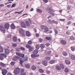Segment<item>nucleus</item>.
I'll use <instances>...</instances> for the list:
<instances>
[{
    "instance_id": "obj_16",
    "label": "nucleus",
    "mask_w": 75,
    "mask_h": 75,
    "mask_svg": "<svg viewBox=\"0 0 75 75\" xmlns=\"http://www.w3.org/2000/svg\"><path fill=\"white\" fill-rule=\"evenodd\" d=\"M25 23L26 24V25L28 27H30V24L28 21H26L25 22Z\"/></svg>"
},
{
    "instance_id": "obj_54",
    "label": "nucleus",
    "mask_w": 75,
    "mask_h": 75,
    "mask_svg": "<svg viewBox=\"0 0 75 75\" xmlns=\"http://www.w3.org/2000/svg\"><path fill=\"white\" fill-rule=\"evenodd\" d=\"M3 57L1 56H0V59L1 60H3Z\"/></svg>"
},
{
    "instance_id": "obj_50",
    "label": "nucleus",
    "mask_w": 75,
    "mask_h": 75,
    "mask_svg": "<svg viewBox=\"0 0 75 75\" xmlns=\"http://www.w3.org/2000/svg\"><path fill=\"white\" fill-rule=\"evenodd\" d=\"M17 44H15V43H13L12 44V46L13 47H17Z\"/></svg>"
},
{
    "instance_id": "obj_15",
    "label": "nucleus",
    "mask_w": 75,
    "mask_h": 75,
    "mask_svg": "<svg viewBox=\"0 0 75 75\" xmlns=\"http://www.w3.org/2000/svg\"><path fill=\"white\" fill-rule=\"evenodd\" d=\"M38 50L37 49H35L33 52V53L34 55H36L38 54Z\"/></svg>"
},
{
    "instance_id": "obj_47",
    "label": "nucleus",
    "mask_w": 75,
    "mask_h": 75,
    "mask_svg": "<svg viewBox=\"0 0 75 75\" xmlns=\"http://www.w3.org/2000/svg\"><path fill=\"white\" fill-rule=\"evenodd\" d=\"M11 65H14L15 64V62H12L11 63Z\"/></svg>"
},
{
    "instance_id": "obj_28",
    "label": "nucleus",
    "mask_w": 75,
    "mask_h": 75,
    "mask_svg": "<svg viewBox=\"0 0 75 75\" xmlns=\"http://www.w3.org/2000/svg\"><path fill=\"white\" fill-rule=\"evenodd\" d=\"M71 59H72L73 60H75V56L74 55H72L71 56Z\"/></svg>"
},
{
    "instance_id": "obj_34",
    "label": "nucleus",
    "mask_w": 75,
    "mask_h": 75,
    "mask_svg": "<svg viewBox=\"0 0 75 75\" xmlns=\"http://www.w3.org/2000/svg\"><path fill=\"white\" fill-rule=\"evenodd\" d=\"M35 47L36 49L37 50H39V48H40V45H37L35 46Z\"/></svg>"
},
{
    "instance_id": "obj_58",
    "label": "nucleus",
    "mask_w": 75,
    "mask_h": 75,
    "mask_svg": "<svg viewBox=\"0 0 75 75\" xmlns=\"http://www.w3.org/2000/svg\"><path fill=\"white\" fill-rule=\"evenodd\" d=\"M43 41V40H42V39L41 38H40L39 39V41L40 42H42Z\"/></svg>"
},
{
    "instance_id": "obj_46",
    "label": "nucleus",
    "mask_w": 75,
    "mask_h": 75,
    "mask_svg": "<svg viewBox=\"0 0 75 75\" xmlns=\"http://www.w3.org/2000/svg\"><path fill=\"white\" fill-rule=\"evenodd\" d=\"M50 45H51V44H50L49 43H46L45 44V45H46V46L47 47H49Z\"/></svg>"
},
{
    "instance_id": "obj_64",
    "label": "nucleus",
    "mask_w": 75,
    "mask_h": 75,
    "mask_svg": "<svg viewBox=\"0 0 75 75\" xmlns=\"http://www.w3.org/2000/svg\"><path fill=\"white\" fill-rule=\"evenodd\" d=\"M7 7H8V8H10L11 7V5H7Z\"/></svg>"
},
{
    "instance_id": "obj_19",
    "label": "nucleus",
    "mask_w": 75,
    "mask_h": 75,
    "mask_svg": "<svg viewBox=\"0 0 75 75\" xmlns=\"http://www.w3.org/2000/svg\"><path fill=\"white\" fill-rule=\"evenodd\" d=\"M17 58H18V56H16L13 58V61H16V60H17Z\"/></svg>"
},
{
    "instance_id": "obj_14",
    "label": "nucleus",
    "mask_w": 75,
    "mask_h": 75,
    "mask_svg": "<svg viewBox=\"0 0 75 75\" xmlns=\"http://www.w3.org/2000/svg\"><path fill=\"white\" fill-rule=\"evenodd\" d=\"M11 28L13 29V30H14V29L16 28V26H15V25H14V24L13 23H12L11 25Z\"/></svg>"
},
{
    "instance_id": "obj_51",
    "label": "nucleus",
    "mask_w": 75,
    "mask_h": 75,
    "mask_svg": "<svg viewBox=\"0 0 75 75\" xmlns=\"http://www.w3.org/2000/svg\"><path fill=\"white\" fill-rule=\"evenodd\" d=\"M16 4H13L11 6V7H14L16 6Z\"/></svg>"
},
{
    "instance_id": "obj_42",
    "label": "nucleus",
    "mask_w": 75,
    "mask_h": 75,
    "mask_svg": "<svg viewBox=\"0 0 75 75\" xmlns=\"http://www.w3.org/2000/svg\"><path fill=\"white\" fill-rule=\"evenodd\" d=\"M45 59H47V60H50L51 59L50 57H46Z\"/></svg>"
},
{
    "instance_id": "obj_32",
    "label": "nucleus",
    "mask_w": 75,
    "mask_h": 75,
    "mask_svg": "<svg viewBox=\"0 0 75 75\" xmlns=\"http://www.w3.org/2000/svg\"><path fill=\"white\" fill-rule=\"evenodd\" d=\"M40 47L42 49H43L45 48V46L43 44H41L40 45Z\"/></svg>"
},
{
    "instance_id": "obj_27",
    "label": "nucleus",
    "mask_w": 75,
    "mask_h": 75,
    "mask_svg": "<svg viewBox=\"0 0 75 75\" xmlns=\"http://www.w3.org/2000/svg\"><path fill=\"white\" fill-rule=\"evenodd\" d=\"M46 40L48 41H51V38L50 37L48 38L46 37Z\"/></svg>"
},
{
    "instance_id": "obj_29",
    "label": "nucleus",
    "mask_w": 75,
    "mask_h": 75,
    "mask_svg": "<svg viewBox=\"0 0 75 75\" xmlns=\"http://www.w3.org/2000/svg\"><path fill=\"white\" fill-rule=\"evenodd\" d=\"M26 68H30V65L28 64H26L25 65Z\"/></svg>"
},
{
    "instance_id": "obj_45",
    "label": "nucleus",
    "mask_w": 75,
    "mask_h": 75,
    "mask_svg": "<svg viewBox=\"0 0 75 75\" xmlns=\"http://www.w3.org/2000/svg\"><path fill=\"white\" fill-rule=\"evenodd\" d=\"M59 20L60 21H65V19H59Z\"/></svg>"
},
{
    "instance_id": "obj_38",
    "label": "nucleus",
    "mask_w": 75,
    "mask_h": 75,
    "mask_svg": "<svg viewBox=\"0 0 75 75\" xmlns=\"http://www.w3.org/2000/svg\"><path fill=\"white\" fill-rule=\"evenodd\" d=\"M31 47V46H30V45H29V44H27L26 45V48H28V49L30 48Z\"/></svg>"
},
{
    "instance_id": "obj_48",
    "label": "nucleus",
    "mask_w": 75,
    "mask_h": 75,
    "mask_svg": "<svg viewBox=\"0 0 75 75\" xmlns=\"http://www.w3.org/2000/svg\"><path fill=\"white\" fill-rule=\"evenodd\" d=\"M31 57L32 58H34L35 57V55L33 54H31Z\"/></svg>"
},
{
    "instance_id": "obj_49",
    "label": "nucleus",
    "mask_w": 75,
    "mask_h": 75,
    "mask_svg": "<svg viewBox=\"0 0 75 75\" xmlns=\"http://www.w3.org/2000/svg\"><path fill=\"white\" fill-rule=\"evenodd\" d=\"M74 38L73 37H71L70 38V39L71 40H74Z\"/></svg>"
},
{
    "instance_id": "obj_23",
    "label": "nucleus",
    "mask_w": 75,
    "mask_h": 75,
    "mask_svg": "<svg viewBox=\"0 0 75 75\" xmlns=\"http://www.w3.org/2000/svg\"><path fill=\"white\" fill-rule=\"evenodd\" d=\"M31 68L32 70H35V69H36V67L35 66L33 65L32 66Z\"/></svg>"
},
{
    "instance_id": "obj_57",
    "label": "nucleus",
    "mask_w": 75,
    "mask_h": 75,
    "mask_svg": "<svg viewBox=\"0 0 75 75\" xmlns=\"http://www.w3.org/2000/svg\"><path fill=\"white\" fill-rule=\"evenodd\" d=\"M20 75H26V73L24 72L21 73Z\"/></svg>"
},
{
    "instance_id": "obj_24",
    "label": "nucleus",
    "mask_w": 75,
    "mask_h": 75,
    "mask_svg": "<svg viewBox=\"0 0 75 75\" xmlns=\"http://www.w3.org/2000/svg\"><path fill=\"white\" fill-rule=\"evenodd\" d=\"M60 67L62 68V69H64V64H59Z\"/></svg>"
},
{
    "instance_id": "obj_53",
    "label": "nucleus",
    "mask_w": 75,
    "mask_h": 75,
    "mask_svg": "<svg viewBox=\"0 0 75 75\" xmlns=\"http://www.w3.org/2000/svg\"><path fill=\"white\" fill-rule=\"evenodd\" d=\"M55 21L54 20H52L51 22V24H53V23L54 24Z\"/></svg>"
},
{
    "instance_id": "obj_59",
    "label": "nucleus",
    "mask_w": 75,
    "mask_h": 75,
    "mask_svg": "<svg viewBox=\"0 0 75 75\" xmlns=\"http://www.w3.org/2000/svg\"><path fill=\"white\" fill-rule=\"evenodd\" d=\"M39 35V34L38 33H36V37H39V35Z\"/></svg>"
},
{
    "instance_id": "obj_63",
    "label": "nucleus",
    "mask_w": 75,
    "mask_h": 75,
    "mask_svg": "<svg viewBox=\"0 0 75 75\" xmlns=\"http://www.w3.org/2000/svg\"><path fill=\"white\" fill-rule=\"evenodd\" d=\"M67 10H70L71 9V7L69 6H67Z\"/></svg>"
},
{
    "instance_id": "obj_2",
    "label": "nucleus",
    "mask_w": 75,
    "mask_h": 75,
    "mask_svg": "<svg viewBox=\"0 0 75 75\" xmlns=\"http://www.w3.org/2000/svg\"><path fill=\"white\" fill-rule=\"evenodd\" d=\"M20 72V69L18 67L16 68L14 70L13 73L16 75H18Z\"/></svg>"
},
{
    "instance_id": "obj_40",
    "label": "nucleus",
    "mask_w": 75,
    "mask_h": 75,
    "mask_svg": "<svg viewBox=\"0 0 75 75\" xmlns=\"http://www.w3.org/2000/svg\"><path fill=\"white\" fill-rule=\"evenodd\" d=\"M71 23L72 22H71V21H69L67 23V24L68 25H69L71 24Z\"/></svg>"
},
{
    "instance_id": "obj_5",
    "label": "nucleus",
    "mask_w": 75,
    "mask_h": 75,
    "mask_svg": "<svg viewBox=\"0 0 75 75\" xmlns=\"http://www.w3.org/2000/svg\"><path fill=\"white\" fill-rule=\"evenodd\" d=\"M21 25L22 28H27V26L24 22H21Z\"/></svg>"
},
{
    "instance_id": "obj_62",
    "label": "nucleus",
    "mask_w": 75,
    "mask_h": 75,
    "mask_svg": "<svg viewBox=\"0 0 75 75\" xmlns=\"http://www.w3.org/2000/svg\"><path fill=\"white\" fill-rule=\"evenodd\" d=\"M46 72L47 74H50L51 72L48 70H47L46 71Z\"/></svg>"
},
{
    "instance_id": "obj_31",
    "label": "nucleus",
    "mask_w": 75,
    "mask_h": 75,
    "mask_svg": "<svg viewBox=\"0 0 75 75\" xmlns=\"http://www.w3.org/2000/svg\"><path fill=\"white\" fill-rule=\"evenodd\" d=\"M71 51H74L75 50V47L72 46L71 47Z\"/></svg>"
},
{
    "instance_id": "obj_55",
    "label": "nucleus",
    "mask_w": 75,
    "mask_h": 75,
    "mask_svg": "<svg viewBox=\"0 0 75 75\" xmlns=\"http://www.w3.org/2000/svg\"><path fill=\"white\" fill-rule=\"evenodd\" d=\"M23 61H21V60H20V64H21V65H22V64H23Z\"/></svg>"
},
{
    "instance_id": "obj_17",
    "label": "nucleus",
    "mask_w": 75,
    "mask_h": 75,
    "mask_svg": "<svg viewBox=\"0 0 75 75\" xmlns=\"http://www.w3.org/2000/svg\"><path fill=\"white\" fill-rule=\"evenodd\" d=\"M56 68L57 70H58V71H59L61 69V67L59 66H57L56 67Z\"/></svg>"
},
{
    "instance_id": "obj_26",
    "label": "nucleus",
    "mask_w": 75,
    "mask_h": 75,
    "mask_svg": "<svg viewBox=\"0 0 75 75\" xmlns=\"http://www.w3.org/2000/svg\"><path fill=\"white\" fill-rule=\"evenodd\" d=\"M55 60H52L51 61H50V64H54L55 62Z\"/></svg>"
},
{
    "instance_id": "obj_3",
    "label": "nucleus",
    "mask_w": 75,
    "mask_h": 75,
    "mask_svg": "<svg viewBox=\"0 0 75 75\" xmlns=\"http://www.w3.org/2000/svg\"><path fill=\"white\" fill-rule=\"evenodd\" d=\"M19 32L20 34H21L22 36H25V31L22 28L20 29L19 30Z\"/></svg>"
},
{
    "instance_id": "obj_35",
    "label": "nucleus",
    "mask_w": 75,
    "mask_h": 75,
    "mask_svg": "<svg viewBox=\"0 0 75 75\" xmlns=\"http://www.w3.org/2000/svg\"><path fill=\"white\" fill-rule=\"evenodd\" d=\"M32 42H33L32 41V40H30L28 42V44H29V45H31Z\"/></svg>"
},
{
    "instance_id": "obj_39",
    "label": "nucleus",
    "mask_w": 75,
    "mask_h": 75,
    "mask_svg": "<svg viewBox=\"0 0 75 75\" xmlns=\"http://www.w3.org/2000/svg\"><path fill=\"white\" fill-rule=\"evenodd\" d=\"M29 52H31L33 50V48L31 46L30 47L29 49Z\"/></svg>"
},
{
    "instance_id": "obj_36",
    "label": "nucleus",
    "mask_w": 75,
    "mask_h": 75,
    "mask_svg": "<svg viewBox=\"0 0 75 75\" xmlns=\"http://www.w3.org/2000/svg\"><path fill=\"white\" fill-rule=\"evenodd\" d=\"M13 40L14 41H17V37L14 36L13 38Z\"/></svg>"
},
{
    "instance_id": "obj_18",
    "label": "nucleus",
    "mask_w": 75,
    "mask_h": 75,
    "mask_svg": "<svg viewBox=\"0 0 75 75\" xmlns=\"http://www.w3.org/2000/svg\"><path fill=\"white\" fill-rule=\"evenodd\" d=\"M0 65L2 67H6L7 65L3 63H1L0 64Z\"/></svg>"
},
{
    "instance_id": "obj_1",
    "label": "nucleus",
    "mask_w": 75,
    "mask_h": 75,
    "mask_svg": "<svg viewBox=\"0 0 75 75\" xmlns=\"http://www.w3.org/2000/svg\"><path fill=\"white\" fill-rule=\"evenodd\" d=\"M42 32L45 33H47L49 31V28L46 26L42 25L41 26Z\"/></svg>"
},
{
    "instance_id": "obj_61",
    "label": "nucleus",
    "mask_w": 75,
    "mask_h": 75,
    "mask_svg": "<svg viewBox=\"0 0 75 75\" xmlns=\"http://www.w3.org/2000/svg\"><path fill=\"white\" fill-rule=\"evenodd\" d=\"M47 53L48 54H51V51L49 50L48 52Z\"/></svg>"
},
{
    "instance_id": "obj_44",
    "label": "nucleus",
    "mask_w": 75,
    "mask_h": 75,
    "mask_svg": "<svg viewBox=\"0 0 75 75\" xmlns=\"http://www.w3.org/2000/svg\"><path fill=\"white\" fill-rule=\"evenodd\" d=\"M54 32L55 33V34H54L55 35H56L57 34H58V31H57V30H55L54 31Z\"/></svg>"
},
{
    "instance_id": "obj_52",
    "label": "nucleus",
    "mask_w": 75,
    "mask_h": 75,
    "mask_svg": "<svg viewBox=\"0 0 75 75\" xmlns=\"http://www.w3.org/2000/svg\"><path fill=\"white\" fill-rule=\"evenodd\" d=\"M43 1L45 3H47L48 2V0H43Z\"/></svg>"
},
{
    "instance_id": "obj_41",
    "label": "nucleus",
    "mask_w": 75,
    "mask_h": 75,
    "mask_svg": "<svg viewBox=\"0 0 75 75\" xmlns=\"http://www.w3.org/2000/svg\"><path fill=\"white\" fill-rule=\"evenodd\" d=\"M37 11L39 12V13H42V11L41 10V9H37Z\"/></svg>"
},
{
    "instance_id": "obj_13",
    "label": "nucleus",
    "mask_w": 75,
    "mask_h": 75,
    "mask_svg": "<svg viewBox=\"0 0 75 75\" xmlns=\"http://www.w3.org/2000/svg\"><path fill=\"white\" fill-rule=\"evenodd\" d=\"M26 36H27V37H30L31 34V33H30L29 31H26Z\"/></svg>"
},
{
    "instance_id": "obj_12",
    "label": "nucleus",
    "mask_w": 75,
    "mask_h": 75,
    "mask_svg": "<svg viewBox=\"0 0 75 75\" xmlns=\"http://www.w3.org/2000/svg\"><path fill=\"white\" fill-rule=\"evenodd\" d=\"M4 27L6 29H8L10 27V25L8 23H6L4 25Z\"/></svg>"
},
{
    "instance_id": "obj_10",
    "label": "nucleus",
    "mask_w": 75,
    "mask_h": 75,
    "mask_svg": "<svg viewBox=\"0 0 75 75\" xmlns=\"http://www.w3.org/2000/svg\"><path fill=\"white\" fill-rule=\"evenodd\" d=\"M60 42L62 45H64L67 44V41L65 40H62L60 41Z\"/></svg>"
},
{
    "instance_id": "obj_37",
    "label": "nucleus",
    "mask_w": 75,
    "mask_h": 75,
    "mask_svg": "<svg viewBox=\"0 0 75 75\" xmlns=\"http://www.w3.org/2000/svg\"><path fill=\"white\" fill-rule=\"evenodd\" d=\"M49 14H50L52 16H54V15H55V14H54V13H52L51 12H49Z\"/></svg>"
},
{
    "instance_id": "obj_4",
    "label": "nucleus",
    "mask_w": 75,
    "mask_h": 75,
    "mask_svg": "<svg viewBox=\"0 0 75 75\" xmlns=\"http://www.w3.org/2000/svg\"><path fill=\"white\" fill-rule=\"evenodd\" d=\"M0 30L4 33H6V29H5V28L3 26H0Z\"/></svg>"
},
{
    "instance_id": "obj_30",
    "label": "nucleus",
    "mask_w": 75,
    "mask_h": 75,
    "mask_svg": "<svg viewBox=\"0 0 75 75\" xmlns=\"http://www.w3.org/2000/svg\"><path fill=\"white\" fill-rule=\"evenodd\" d=\"M0 55L3 56L4 57H5V58H6V57H7V56L6 55V54H4L1 53L0 54Z\"/></svg>"
},
{
    "instance_id": "obj_60",
    "label": "nucleus",
    "mask_w": 75,
    "mask_h": 75,
    "mask_svg": "<svg viewBox=\"0 0 75 75\" xmlns=\"http://www.w3.org/2000/svg\"><path fill=\"white\" fill-rule=\"evenodd\" d=\"M20 49L22 50H23V51H24V50H25V49L24 47H20Z\"/></svg>"
},
{
    "instance_id": "obj_20",
    "label": "nucleus",
    "mask_w": 75,
    "mask_h": 75,
    "mask_svg": "<svg viewBox=\"0 0 75 75\" xmlns=\"http://www.w3.org/2000/svg\"><path fill=\"white\" fill-rule=\"evenodd\" d=\"M63 55L64 57H67L68 56V53L66 52H64L63 53Z\"/></svg>"
},
{
    "instance_id": "obj_8",
    "label": "nucleus",
    "mask_w": 75,
    "mask_h": 75,
    "mask_svg": "<svg viewBox=\"0 0 75 75\" xmlns=\"http://www.w3.org/2000/svg\"><path fill=\"white\" fill-rule=\"evenodd\" d=\"M16 54L17 55H18L19 57H22V58H23V57H24V54H20L19 53L17 52L16 53Z\"/></svg>"
},
{
    "instance_id": "obj_22",
    "label": "nucleus",
    "mask_w": 75,
    "mask_h": 75,
    "mask_svg": "<svg viewBox=\"0 0 75 75\" xmlns=\"http://www.w3.org/2000/svg\"><path fill=\"white\" fill-rule=\"evenodd\" d=\"M65 63L67 64H68L69 65L71 64V62H70L68 60H65Z\"/></svg>"
},
{
    "instance_id": "obj_25",
    "label": "nucleus",
    "mask_w": 75,
    "mask_h": 75,
    "mask_svg": "<svg viewBox=\"0 0 75 75\" xmlns=\"http://www.w3.org/2000/svg\"><path fill=\"white\" fill-rule=\"evenodd\" d=\"M64 72H66V73H67L68 72H69V69H68L67 68H65V70H64Z\"/></svg>"
},
{
    "instance_id": "obj_43",
    "label": "nucleus",
    "mask_w": 75,
    "mask_h": 75,
    "mask_svg": "<svg viewBox=\"0 0 75 75\" xmlns=\"http://www.w3.org/2000/svg\"><path fill=\"white\" fill-rule=\"evenodd\" d=\"M70 33H71V32L69 30H68L66 32V34H68V35H69V34H70Z\"/></svg>"
},
{
    "instance_id": "obj_56",
    "label": "nucleus",
    "mask_w": 75,
    "mask_h": 75,
    "mask_svg": "<svg viewBox=\"0 0 75 75\" xmlns=\"http://www.w3.org/2000/svg\"><path fill=\"white\" fill-rule=\"evenodd\" d=\"M24 72V69H21V73H22V72Z\"/></svg>"
},
{
    "instance_id": "obj_21",
    "label": "nucleus",
    "mask_w": 75,
    "mask_h": 75,
    "mask_svg": "<svg viewBox=\"0 0 75 75\" xmlns=\"http://www.w3.org/2000/svg\"><path fill=\"white\" fill-rule=\"evenodd\" d=\"M39 72H40V73H42L44 72V70L41 69H39Z\"/></svg>"
},
{
    "instance_id": "obj_7",
    "label": "nucleus",
    "mask_w": 75,
    "mask_h": 75,
    "mask_svg": "<svg viewBox=\"0 0 75 75\" xmlns=\"http://www.w3.org/2000/svg\"><path fill=\"white\" fill-rule=\"evenodd\" d=\"M2 73L3 75H6L7 73V71L6 69H4L2 70Z\"/></svg>"
},
{
    "instance_id": "obj_11",
    "label": "nucleus",
    "mask_w": 75,
    "mask_h": 75,
    "mask_svg": "<svg viewBox=\"0 0 75 75\" xmlns=\"http://www.w3.org/2000/svg\"><path fill=\"white\" fill-rule=\"evenodd\" d=\"M5 53L6 55H8V54L10 53V50L7 49H5Z\"/></svg>"
},
{
    "instance_id": "obj_6",
    "label": "nucleus",
    "mask_w": 75,
    "mask_h": 75,
    "mask_svg": "<svg viewBox=\"0 0 75 75\" xmlns=\"http://www.w3.org/2000/svg\"><path fill=\"white\" fill-rule=\"evenodd\" d=\"M46 9L47 10V11H51L52 12H53V13H54L55 11V10H53L52 9L49 7H47L46 8Z\"/></svg>"
},
{
    "instance_id": "obj_9",
    "label": "nucleus",
    "mask_w": 75,
    "mask_h": 75,
    "mask_svg": "<svg viewBox=\"0 0 75 75\" xmlns=\"http://www.w3.org/2000/svg\"><path fill=\"white\" fill-rule=\"evenodd\" d=\"M42 64L44 66H47L48 65V62L46 60H44L42 62Z\"/></svg>"
},
{
    "instance_id": "obj_33",
    "label": "nucleus",
    "mask_w": 75,
    "mask_h": 75,
    "mask_svg": "<svg viewBox=\"0 0 75 75\" xmlns=\"http://www.w3.org/2000/svg\"><path fill=\"white\" fill-rule=\"evenodd\" d=\"M3 52V48L2 47L0 46V52Z\"/></svg>"
}]
</instances>
